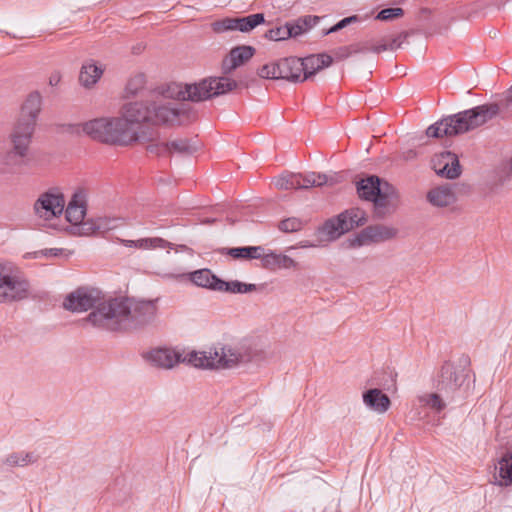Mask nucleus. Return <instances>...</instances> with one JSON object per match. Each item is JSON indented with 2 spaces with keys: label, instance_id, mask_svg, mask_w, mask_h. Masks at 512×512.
Here are the masks:
<instances>
[{
  "label": "nucleus",
  "instance_id": "obj_1",
  "mask_svg": "<svg viewBox=\"0 0 512 512\" xmlns=\"http://www.w3.org/2000/svg\"><path fill=\"white\" fill-rule=\"evenodd\" d=\"M431 34H365L355 43L333 50L337 60H344L359 54H379L386 51L410 48L421 51L429 42Z\"/></svg>",
  "mask_w": 512,
  "mask_h": 512
},
{
  "label": "nucleus",
  "instance_id": "obj_2",
  "mask_svg": "<svg viewBox=\"0 0 512 512\" xmlns=\"http://www.w3.org/2000/svg\"><path fill=\"white\" fill-rule=\"evenodd\" d=\"M237 87V81L227 76L208 77L194 84L169 83L160 87L155 95L163 97L165 101L173 99L200 102L233 91Z\"/></svg>",
  "mask_w": 512,
  "mask_h": 512
},
{
  "label": "nucleus",
  "instance_id": "obj_3",
  "mask_svg": "<svg viewBox=\"0 0 512 512\" xmlns=\"http://www.w3.org/2000/svg\"><path fill=\"white\" fill-rule=\"evenodd\" d=\"M499 111L496 103L480 105L441 119L427 128L426 135L440 138L465 133L484 125L496 117Z\"/></svg>",
  "mask_w": 512,
  "mask_h": 512
},
{
  "label": "nucleus",
  "instance_id": "obj_4",
  "mask_svg": "<svg viewBox=\"0 0 512 512\" xmlns=\"http://www.w3.org/2000/svg\"><path fill=\"white\" fill-rule=\"evenodd\" d=\"M82 131L93 140L109 145L129 146L148 140L120 116L89 120L82 124Z\"/></svg>",
  "mask_w": 512,
  "mask_h": 512
},
{
  "label": "nucleus",
  "instance_id": "obj_5",
  "mask_svg": "<svg viewBox=\"0 0 512 512\" xmlns=\"http://www.w3.org/2000/svg\"><path fill=\"white\" fill-rule=\"evenodd\" d=\"M256 352L248 346L218 345L204 351H190L191 365L199 369H231L254 360Z\"/></svg>",
  "mask_w": 512,
  "mask_h": 512
},
{
  "label": "nucleus",
  "instance_id": "obj_6",
  "mask_svg": "<svg viewBox=\"0 0 512 512\" xmlns=\"http://www.w3.org/2000/svg\"><path fill=\"white\" fill-rule=\"evenodd\" d=\"M359 197L374 203L375 211L379 216L394 211L399 203L396 189L387 182H382L377 176H369L357 182Z\"/></svg>",
  "mask_w": 512,
  "mask_h": 512
},
{
  "label": "nucleus",
  "instance_id": "obj_7",
  "mask_svg": "<svg viewBox=\"0 0 512 512\" xmlns=\"http://www.w3.org/2000/svg\"><path fill=\"white\" fill-rule=\"evenodd\" d=\"M129 299L116 298L99 303L86 318L91 325L110 330H128Z\"/></svg>",
  "mask_w": 512,
  "mask_h": 512
},
{
  "label": "nucleus",
  "instance_id": "obj_8",
  "mask_svg": "<svg viewBox=\"0 0 512 512\" xmlns=\"http://www.w3.org/2000/svg\"><path fill=\"white\" fill-rule=\"evenodd\" d=\"M161 276L166 279H177L187 276L189 280L198 287L232 294H246L256 291L257 289L255 284H246L237 280L226 282L206 268L188 274L182 273L181 270L178 269L175 272L162 273Z\"/></svg>",
  "mask_w": 512,
  "mask_h": 512
},
{
  "label": "nucleus",
  "instance_id": "obj_9",
  "mask_svg": "<svg viewBox=\"0 0 512 512\" xmlns=\"http://www.w3.org/2000/svg\"><path fill=\"white\" fill-rule=\"evenodd\" d=\"M29 281L11 264L0 262V303H13L30 296Z\"/></svg>",
  "mask_w": 512,
  "mask_h": 512
},
{
  "label": "nucleus",
  "instance_id": "obj_10",
  "mask_svg": "<svg viewBox=\"0 0 512 512\" xmlns=\"http://www.w3.org/2000/svg\"><path fill=\"white\" fill-rule=\"evenodd\" d=\"M32 139V137L11 131L9 134L11 148L0 156L2 172H17L28 163Z\"/></svg>",
  "mask_w": 512,
  "mask_h": 512
},
{
  "label": "nucleus",
  "instance_id": "obj_11",
  "mask_svg": "<svg viewBox=\"0 0 512 512\" xmlns=\"http://www.w3.org/2000/svg\"><path fill=\"white\" fill-rule=\"evenodd\" d=\"M41 110L42 95L38 91L29 93L21 105L19 116L12 131L33 138Z\"/></svg>",
  "mask_w": 512,
  "mask_h": 512
},
{
  "label": "nucleus",
  "instance_id": "obj_12",
  "mask_svg": "<svg viewBox=\"0 0 512 512\" xmlns=\"http://www.w3.org/2000/svg\"><path fill=\"white\" fill-rule=\"evenodd\" d=\"M184 113L163 97L156 95L148 101V117L146 123L152 125H180Z\"/></svg>",
  "mask_w": 512,
  "mask_h": 512
},
{
  "label": "nucleus",
  "instance_id": "obj_13",
  "mask_svg": "<svg viewBox=\"0 0 512 512\" xmlns=\"http://www.w3.org/2000/svg\"><path fill=\"white\" fill-rule=\"evenodd\" d=\"M65 204L63 193L58 188H50L39 195L33 210L39 219L51 221L63 213Z\"/></svg>",
  "mask_w": 512,
  "mask_h": 512
},
{
  "label": "nucleus",
  "instance_id": "obj_14",
  "mask_svg": "<svg viewBox=\"0 0 512 512\" xmlns=\"http://www.w3.org/2000/svg\"><path fill=\"white\" fill-rule=\"evenodd\" d=\"M145 361L159 369H172L179 363H188L191 365L190 351L185 353L180 350L169 347H158L151 349L143 354Z\"/></svg>",
  "mask_w": 512,
  "mask_h": 512
},
{
  "label": "nucleus",
  "instance_id": "obj_15",
  "mask_svg": "<svg viewBox=\"0 0 512 512\" xmlns=\"http://www.w3.org/2000/svg\"><path fill=\"white\" fill-rule=\"evenodd\" d=\"M158 314V299H129L128 330L137 329L152 323Z\"/></svg>",
  "mask_w": 512,
  "mask_h": 512
},
{
  "label": "nucleus",
  "instance_id": "obj_16",
  "mask_svg": "<svg viewBox=\"0 0 512 512\" xmlns=\"http://www.w3.org/2000/svg\"><path fill=\"white\" fill-rule=\"evenodd\" d=\"M100 298V292L96 289L79 288L66 297L63 306L72 312H85L96 307Z\"/></svg>",
  "mask_w": 512,
  "mask_h": 512
},
{
  "label": "nucleus",
  "instance_id": "obj_17",
  "mask_svg": "<svg viewBox=\"0 0 512 512\" xmlns=\"http://www.w3.org/2000/svg\"><path fill=\"white\" fill-rule=\"evenodd\" d=\"M265 22L264 14L256 13L246 17L224 18L212 24L214 32H249Z\"/></svg>",
  "mask_w": 512,
  "mask_h": 512
},
{
  "label": "nucleus",
  "instance_id": "obj_18",
  "mask_svg": "<svg viewBox=\"0 0 512 512\" xmlns=\"http://www.w3.org/2000/svg\"><path fill=\"white\" fill-rule=\"evenodd\" d=\"M397 229L387 225H371L363 229L356 238L358 246L370 243H380L393 239L397 235Z\"/></svg>",
  "mask_w": 512,
  "mask_h": 512
},
{
  "label": "nucleus",
  "instance_id": "obj_19",
  "mask_svg": "<svg viewBox=\"0 0 512 512\" xmlns=\"http://www.w3.org/2000/svg\"><path fill=\"white\" fill-rule=\"evenodd\" d=\"M467 375L463 369L457 368L452 364H445L441 369V381L439 383V390L445 391L448 395L461 387Z\"/></svg>",
  "mask_w": 512,
  "mask_h": 512
},
{
  "label": "nucleus",
  "instance_id": "obj_20",
  "mask_svg": "<svg viewBox=\"0 0 512 512\" xmlns=\"http://www.w3.org/2000/svg\"><path fill=\"white\" fill-rule=\"evenodd\" d=\"M255 54V48L248 45L237 46L230 50L222 61V71L229 74L238 67L248 62Z\"/></svg>",
  "mask_w": 512,
  "mask_h": 512
},
{
  "label": "nucleus",
  "instance_id": "obj_21",
  "mask_svg": "<svg viewBox=\"0 0 512 512\" xmlns=\"http://www.w3.org/2000/svg\"><path fill=\"white\" fill-rule=\"evenodd\" d=\"M147 149L158 156H168L173 153L192 154L196 151V147L187 139H176L166 143L151 144Z\"/></svg>",
  "mask_w": 512,
  "mask_h": 512
},
{
  "label": "nucleus",
  "instance_id": "obj_22",
  "mask_svg": "<svg viewBox=\"0 0 512 512\" xmlns=\"http://www.w3.org/2000/svg\"><path fill=\"white\" fill-rule=\"evenodd\" d=\"M105 71V66L92 59L85 61L79 72L78 81L85 89H92L100 81Z\"/></svg>",
  "mask_w": 512,
  "mask_h": 512
},
{
  "label": "nucleus",
  "instance_id": "obj_23",
  "mask_svg": "<svg viewBox=\"0 0 512 512\" xmlns=\"http://www.w3.org/2000/svg\"><path fill=\"white\" fill-rule=\"evenodd\" d=\"M86 215V202L82 193H75L71 200L68 202L65 216L69 223L77 226L81 225L83 234V225L85 224L84 218Z\"/></svg>",
  "mask_w": 512,
  "mask_h": 512
},
{
  "label": "nucleus",
  "instance_id": "obj_24",
  "mask_svg": "<svg viewBox=\"0 0 512 512\" xmlns=\"http://www.w3.org/2000/svg\"><path fill=\"white\" fill-rule=\"evenodd\" d=\"M261 266L267 270L276 271L280 269H296L298 268V263L286 254L275 251L266 252L263 249Z\"/></svg>",
  "mask_w": 512,
  "mask_h": 512
},
{
  "label": "nucleus",
  "instance_id": "obj_25",
  "mask_svg": "<svg viewBox=\"0 0 512 512\" xmlns=\"http://www.w3.org/2000/svg\"><path fill=\"white\" fill-rule=\"evenodd\" d=\"M280 79L290 82H303L304 66L301 58L286 57L279 60Z\"/></svg>",
  "mask_w": 512,
  "mask_h": 512
},
{
  "label": "nucleus",
  "instance_id": "obj_26",
  "mask_svg": "<svg viewBox=\"0 0 512 512\" xmlns=\"http://www.w3.org/2000/svg\"><path fill=\"white\" fill-rule=\"evenodd\" d=\"M299 185L297 189H309L312 187H321L323 185L333 186L340 181V176L337 174L326 175L316 172H309L306 174H298Z\"/></svg>",
  "mask_w": 512,
  "mask_h": 512
},
{
  "label": "nucleus",
  "instance_id": "obj_27",
  "mask_svg": "<svg viewBox=\"0 0 512 512\" xmlns=\"http://www.w3.org/2000/svg\"><path fill=\"white\" fill-rule=\"evenodd\" d=\"M304 66V81L310 79L317 72L329 67L333 62V57L326 53L312 54L305 58H301Z\"/></svg>",
  "mask_w": 512,
  "mask_h": 512
},
{
  "label": "nucleus",
  "instance_id": "obj_28",
  "mask_svg": "<svg viewBox=\"0 0 512 512\" xmlns=\"http://www.w3.org/2000/svg\"><path fill=\"white\" fill-rule=\"evenodd\" d=\"M121 218L102 216L85 221L83 225V234L105 233L122 226Z\"/></svg>",
  "mask_w": 512,
  "mask_h": 512
},
{
  "label": "nucleus",
  "instance_id": "obj_29",
  "mask_svg": "<svg viewBox=\"0 0 512 512\" xmlns=\"http://www.w3.org/2000/svg\"><path fill=\"white\" fill-rule=\"evenodd\" d=\"M121 118L125 119L135 128V124L145 122L148 117V103L130 102L125 104L121 110Z\"/></svg>",
  "mask_w": 512,
  "mask_h": 512
},
{
  "label": "nucleus",
  "instance_id": "obj_30",
  "mask_svg": "<svg viewBox=\"0 0 512 512\" xmlns=\"http://www.w3.org/2000/svg\"><path fill=\"white\" fill-rule=\"evenodd\" d=\"M428 202L435 207H448L455 203L456 195L448 185H442L431 189L427 193Z\"/></svg>",
  "mask_w": 512,
  "mask_h": 512
},
{
  "label": "nucleus",
  "instance_id": "obj_31",
  "mask_svg": "<svg viewBox=\"0 0 512 512\" xmlns=\"http://www.w3.org/2000/svg\"><path fill=\"white\" fill-rule=\"evenodd\" d=\"M363 402L370 409L385 413L390 407V399L379 389H370L363 394Z\"/></svg>",
  "mask_w": 512,
  "mask_h": 512
},
{
  "label": "nucleus",
  "instance_id": "obj_32",
  "mask_svg": "<svg viewBox=\"0 0 512 512\" xmlns=\"http://www.w3.org/2000/svg\"><path fill=\"white\" fill-rule=\"evenodd\" d=\"M445 398H449V394L446 395L445 391L438 392H425L418 395V402L422 407L429 408L436 413H440L445 410L447 402Z\"/></svg>",
  "mask_w": 512,
  "mask_h": 512
},
{
  "label": "nucleus",
  "instance_id": "obj_33",
  "mask_svg": "<svg viewBox=\"0 0 512 512\" xmlns=\"http://www.w3.org/2000/svg\"><path fill=\"white\" fill-rule=\"evenodd\" d=\"M340 219L343 220L344 226H347V231H350L358 226H362L367 222L366 212L358 207H353L345 210L339 214Z\"/></svg>",
  "mask_w": 512,
  "mask_h": 512
},
{
  "label": "nucleus",
  "instance_id": "obj_34",
  "mask_svg": "<svg viewBox=\"0 0 512 512\" xmlns=\"http://www.w3.org/2000/svg\"><path fill=\"white\" fill-rule=\"evenodd\" d=\"M442 159L444 160V166L438 170V175L447 179H455L460 176L461 169L457 156L451 152L442 153Z\"/></svg>",
  "mask_w": 512,
  "mask_h": 512
},
{
  "label": "nucleus",
  "instance_id": "obj_35",
  "mask_svg": "<svg viewBox=\"0 0 512 512\" xmlns=\"http://www.w3.org/2000/svg\"><path fill=\"white\" fill-rule=\"evenodd\" d=\"M322 19L323 18L319 16L305 15L294 21L287 22L284 28L286 32H308L315 28Z\"/></svg>",
  "mask_w": 512,
  "mask_h": 512
},
{
  "label": "nucleus",
  "instance_id": "obj_36",
  "mask_svg": "<svg viewBox=\"0 0 512 512\" xmlns=\"http://www.w3.org/2000/svg\"><path fill=\"white\" fill-rule=\"evenodd\" d=\"M342 221L339 215L336 218L329 219L321 228L322 234H324L328 240H335L348 232L347 226H344Z\"/></svg>",
  "mask_w": 512,
  "mask_h": 512
},
{
  "label": "nucleus",
  "instance_id": "obj_37",
  "mask_svg": "<svg viewBox=\"0 0 512 512\" xmlns=\"http://www.w3.org/2000/svg\"><path fill=\"white\" fill-rule=\"evenodd\" d=\"M262 246H247L230 248L228 254L236 259H260L263 255Z\"/></svg>",
  "mask_w": 512,
  "mask_h": 512
},
{
  "label": "nucleus",
  "instance_id": "obj_38",
  "mask_svg": "<svg viewBox=\"0 0 512 512\" xmlns=\"http://www.w3.org/2000/svg\"><path fill=\"white\" fill-rule=\"evenodd\" d=\"M146 84V76L143 73L133 74L127 81L125 86V95L127 97L136 96L142 91Z\"/></svg>",
  "mask_w": 512,
  "mask_h": 512
},
{
  "label": "nucleus",
  "instance_id": "obj_39",
  "mask_svg": "<svg viewBox=\"0 0 512 512\" xmlns=\"http://www.w3.org/2000/svg\"><path fill=\"white\" fill-rule=\"evenodd\" d=\"M297 173L285 172L273 179L275 187L279 190L297 189L299 185Z\"/></svg>",
  "mask_w": 512,
  "mask_h": 512
},
{
  "label": "nucleus",
  "instance_id": "obj_40",
  "mask_svg": "<svg viewBox=\"0 0 512 512\" xmlns=\"http://www.w3.org/2000/svg\"><path fill=\"white\" fill-rule=\"evenodd\" d=\"M38 457L32 452H17L6 458V463L10 466H26L37 461Z\"/></svg>",
  "mask_w": 512,
  "mask_h": 512
},
{
  "label": "nucleus",
  "instance_id": "obj_41",
  "mask_svg": "<svg viewBox=\"0 0 512 512\" xmlns=\"http://www.w3.org/2000/svg\"><path fill=\"white\" fill-rule=\"evenodd\" d=\"M277 35L278 34H265V36L271 41L283 42L285 44V48L289 51L297 50L301 44L300 36L302 34L289 33L284 37H275Z\"/></svg>",
  "mask_w": 512,
  "mask_h": 512
},
{
  "label": "nucleus",
  "instance_id": "obj_42",
  "mask_svg": "<svg viewBox=\"0 0 512 512\" xmlns=\"http://www.w3.org/2000/svg\"><path fill=\"white\" fill-rule=\"evenodd\" d=\"M140 250H154L171 247V243L160 237H147L140 239Z\"/></svg>",
  "mask_w": 512,
  "mask_h": 512
},
{
  "label": "nucleus",
  "instance_id": "obj_43",
  "mask_svg": "<svg viewBox=\"0 0 512 512\" xmlns=\"http://www.w3.org/2000/svg\"><path fill=\"white\" fill-rule=\"evenodd\" d=\"M499 476L504 485L512 483V453L499 462Z\"/></svg>",
  "mask_w": 512,
  "mask_h": 512
},
{
  "label": "nucleus",
  "instance_id": "obj_44",
  "mask_svg": "<svg viewBox=\"0 0 512 512\" xmlns=\"http://www.w3.org/2000/svg\"><path fill=\"white\" fill-rule=\"evenodd\" d=\"M259 77L264 79H280L279 60L261 66L257 71Z\"/></svg>",
  "mask_w": 512,
  "mask_h": 512
},
{
  "label": "nucleus",
  "instance_id": "obj_45",
  "mask_svg": "<svg viewBox=\"0 0 512 512\" xmlns=\"http://www.w3.org/2000/svg\"><path fill=\"white\" fill-rule=\"evenodd\" d=\"M304 225V222L297 217H289L282 220L278 228L284 233H293L300 231Z\"/></svg>",
  "mask_w": 512,
  "mask_h": 512
},
{
  "label": "nucleus",
  "instance_id": "obj_46",
  "mask_svg": "<svg viewBox=\"0 0 512 512\" xmlns=\"http://www.w3.org/2000/svg\"><path fill=\"white\" fill-rule=\"evenodd\" d=\"M64 253L63 249L59 248H48V249H42L38 251H34L31 253H26L25 258H35V259H41V258H51V257H58Z\"/></svg>",
  "mask_w": 512,
  "mask_h": 512
},
{
  "label": "nucleus",
  "instance_id": "obj_47",
  "mask_svg": "<svg viewBox=\"0 0 512 512\" xmlns=\"http://www.w3.org/2000/svg\"><path fill=\"white\" fill-rule=\"evenodd\" d=\"M402 15L403 10L401 8H387L380 11L376 18L379 20L387 21L401 17Z\"/></svg>",
  "mask_w": 512,
  "mask_h": 512
},
{
  "label": "nucleus",
  "instance_id": "obj_48",
  "mask_svg": "<svg viewBox=\"0 0 512 512\" xmlns=\"http://www.w3.org/2000/svg\"><path fill=\"white\" fill-rule=\"evenodd\" d=\"M357 20H358L357 16H350V17L342 19L335 25H332L324 30H325V32H337V31L343 29L344 27H346L347 24L356 22Z\"/></svg>",
  "mask_w": 512,
  "mask_h": 512
},
{
  "label": "nucleus",
  "instance_id": "obj_49",
  "mask_svg": "<svg viewBox=\"0 0 512 512\" xmlns=\"http://www.w3.org/2000/svg\"><path fill=\"white\" fill-rule=\"evenodd\" d=\"M62 79V74L60 71H53L48 78V83L51 87H56L60 84Z\"/></svg>",
  "mask_w": 512,
  "mask_h": 512
},
{
  "label": "nucleus",
  "instance_id": "obj_50",
  "mask_svg": "<svg viewBox=\"0 0 512 512\" xmlns=\"http://www.w3.org/2000/svg\"><path fill=\"white\" fill-rule=\"evenodd\" d=\"M118 242H120L123 246L125 247H128V248H135V249H138L140 250V239L138 240H126V239H117Z\"/></svg>",
  "mask_w": 512,
  "mask_h": 512
},
{
  "label": "nucleus",
  "instance_id": "obj_51",
  "mask_svg": "<svg viewBox=\"0 0 512 512\" xmlns=\"http://www.w3.org/2000/svg\"><path fill=\"white\" fill-rule=\"evenodd\" d=\"M444 160L442 159V153L439 154V155H436L433 159V169L435 170V172L438 174V170L439 168H441V166L445 165L444 164Z\"/></svg>",
  "mask_w": 512,
  "mask_h": 512
},
{
  "label": "nucleus",
  "instance_id": "obj_52",
  "mask_svg": "<svg viewBox=\"0 0 512 512\" xmlns=\"http://www.w3.org/2000/svg\"><path fill=\"white\" fill-rule=\"evenodd\" d=\"M416 152L414 150H408L406 152L403 153V158L405 160H412L416 157Z\"/></svg>",
  "mask_w": 512,
  "mask_h": 512
},
{
  "label": "nucleus",
  "instance_id": "obj_53",
  "mask_svg": "<svg viewBox=\"0 0 512 512\" xmlns=\"http://www.w3.org/2000/svg\"><path fill=\"white\" fill-rule=\"evenodd\" d=\"M505 101L508 106H512V86L507 90L505 94Z\"/></svg>",
  "mask_w": 512,
  "mask_h": 512
},
{
  "label": "nucleus",
  "instance_id": "obj_54",
  "mask_svg": "<svg viewBox=\"0 0 512 512\" xmlns=\"http://www.w3.org/2000/svg\"><path fill=\"white\" fill-rule=\"evenodd\" d=\"M144 49V46L139 45L135 50L134 53H140Z\"/></svg>",
  "mask_w": 512,
  "mask_h": 512
},
{
  "label": "nucleus",
  "instance_id": "obj_55",
  "mask_svg": "<svg viewBox=\"0 0 512 512\" xmlns=\"http://www.w3.org/2000/svg\"><path fill=\"white\" fill-rule=\"evenodd\" d=\"M282 30V27H277L276 28V31H274V29H270L268 32H277V33H280Z\"/></svg>",
  "mask_w": 512,
  "mask_h": 512
},
{
  "label": "nucleus",
  "instance_id": "obj_56",
  "mask_svg": "<svg viewBox=\"0 0 512 512\" xmlns=\"http://www.w3.org/2000/svg\"><path fill=\"white\" fill-rule=\"evenodd\" d=\"M302 247H314V245L313 244H310V245L305 244V245H302Z\"/></svg>",
  "mask_w": 512,
  "mask_h": 512
}]
</instances>
